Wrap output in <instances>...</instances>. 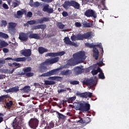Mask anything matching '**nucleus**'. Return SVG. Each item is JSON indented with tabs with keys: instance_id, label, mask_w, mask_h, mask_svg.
<instances>
[{
	"instance_id": "obj_18",
	"label": "nucleus",
	"mask_w": 129,
	"mask_h": 129,
	"mask_svg": "<svg viewBox=\"0 0 129 129\" xmlns=\"http://www.w3.org/2000/svg\"><path fill=\"white\" fill-rule=\"evenodd\" d=\"M74 71L76 75H79L84 73V69H82L80 67H77L74 69Z\"/></svg>"
},
{
	"instance_id": "obj_29",
	"label": "nucleus",
	"mask_w": 129,
	"mask_h": 129,
	"mask_svg": "<svg viewBox=\"0 0 129 129\" xmlns=\"http://www.w3.org/2000/svg\"><path fill=\"white\" fill-rule=\"evenodd\" d=\"M61 78V77H50L48 78V80H56L57 81H60Z\"/></svg>"
},
{
	"instance_id": "obj_21",
	"label": "nucleus",
	"mask_w": 129,
	"mask_h": 129,
	"mask_svg": "<svg viewBox=\"0 0 129 129\" xmlns=\"http://www.w3.org/2000/svg\"><path fill=\"white\" fill-rule=\"evenodd\" d=\"M93 53V57L95 58V60H98V57H99V52L96 47H94Z\"/></svg>"
},
{
	"instance_id": "obj_46",
	"label": "nucleus",
	"mask_w": 129,
	"mask_h": 129,
	"mask_svg": "<svg viewBox=\"0 0 129 129\" xmlns=\"http://www.w3.org/2000/svg\"><path fill=\"white\" fill-rule=\"evenodd\" d=\"M14 67H15V69H17L18 68H20L21 67V64L17 63V62H14Z\"/></svg>"
},
{
	"instance_id": "obj_31",
	"label": "nucleus",
	"mask_w": 129,
	"mask_h": 129,
	"mask_svg": "<svg viewBox=\"0 0 129 129\" xmlns=\"http://www.w3.org/2000/svg\"><path fill=\"white\" fill-rule=\"evenodd\" d=\"M84 34H81L80 33H79L77 35V40L81 41L82 40H84Z\"/></svg>"
},
{
	"instance_id": "obj_47",
	"label": "nucleus",
	"mask_w": 129,
	"mask_h": 129,
	"mask_svg": "<svg viewBox=\"0 0 129 129\" xmlns=\"http://www.w3.org/2000/svg\"><path fill=\"white\" fill-rule=\"evenodd\" d=\"M27 23L28 24H29V25H35V24H36V21L30 20V21H27Z\"/></svg>"
},
{
	"instance_id": "obj_13",
	"label": "nucleus",
	"mask_w": 129,
	"mask_h": 129,
	"mask_svg": "<svg viewBox=\"0 0 129 129\" xmlns=\"http://www.w3.org/2000/svg\"><path fill=\"white\" fill-rule=\"evenodd\" d=\"M95 83V81L94 80L92 79H87V80H85L83 82V84L87 85V86H94Z\"/></svg>"
},
{
	"instance_id": "obj_32",
	"label": "nucleus",
	"mask_w": 129,
	"mask_h": 129,
	"mask_svg": "<svg viewBox=\"0 0 129 129\" xmlns=\"http://www.w3.org/2000/svg\"><path fill=\"white\" fill-rule=\"evenodd\" d=\"M54 125L55 124H54V122H53V121H51L50 122H49V125H47L45 127V129L53 128Z\"/></svg>"
},
{
	"instance_id": "obj_36",
	"label": "nucleus",
	"mask_w": 129,
	"mask_h": 129,
	"mask_svg": "<svg viewBox=\"0 0 129 129\" xmlns=\"http://www.w3.org/2000/svg\"><path fill=\"white\" fill-rule=\"evenodd\" d=\"M0 37L4 39H8L9 38V35L4 32H0Z\"/></svg>"
},
{
	"instance_id": "obj_50",
	"label": "nucleus",
	"mask_w": 129,
	"mask_h": 129,
	"mask_svg": "<svg viewBox=\"0 0 129 129\" xmlns=\"http://www.w3.org/2000/svg\"><path fill=\"white\" fill-rule=\"evenodd\" d=\"M62 16L64 17V18H66L67 17H68L69 15L68 14V12L66 11H63L62 13Z\"/></svg>"
},
{
	"instance_id": "obj_11",
	"label": "nucleus",
	"mask_w": 129,
	"mask_h": 129,
	"mask_svg": "<svg viewBox=\"0 0 129 129\" xmlns=\"http://www.w3.org/2000/svg\"><path fill=\"white\" fill-rule=\"evenodd\" d=\"M29 33H25L24 32H21L19 34V39L20 41H23V42H27L29 38Z\"/></svg>"
},
{
	"instance_id": "obj_54",
	"label": "nucleus",
	"mask_w": 129,
	"mask_h": 129,
	"mask_svg": "<svg viewBox=\"0 0 129 129\" xmlns=\"http://www.w3.org/2000/svg\"><path fill=\"white\" fill-rule=\"evenodd\" d=\"M71 39L72 41H76V40H77V35L72 36L71 37Z\"/></svg>"
},
{
	"instance_id": "obj_35",
	"label": "nucleus",
	"mask_w": 129,
	"mask_h": 129,
	"mask_svg": "<svg viewBox=\"0 0 129 129\" xmlns=\"http://www.w3.org/2000/svg\"><path fill=\"white\" fill-rule=\"evenodd\" d=\"M71 90V89L70 88H65L63 89H58L57 90L58 93H61V92H65L67 91Z\"/></svg>"
},
{
	"instance_id": "obj_43",
	"label": "nucleus",
	"mask_w": 129,
	"mask_h": 129,
	"mask_svg": "<svg viewBox=\"0 0 129 129\" xmlns=\"http://www.w3.org/2000/svg\"><path fill=\"white\" fill-rule=\"evenodd\" d=\"M8 25V23L6 20H2L1 21V27H6Z\"/></svg>"
},
{
	"instance_id": "obj_20",
	"label": "nucleus",
	"mask_w": 129,
	"mask_h": 129,
	"mask_svg": "<svg viewBox=\"0 0 129 129\" xmlns=\"http://www.w3.org/2000/svg\"><path fill=\"white\" fill-rule=\"evenodd\" d=\"M23 71L24 72L22 73H18L17 75L24 76L26 75V73H29V72H31L32 71V68L31 67H27L26 68H24L23 69Z\"/></svg>"
},
{
	"instance_id": "obj_64",
	"label": "nucleus",
	"mask_w": 129,
	"mask_h": 129,
	"mask_svg": "<svg viewBox=\"0 0 129 129\" xmlns=\"http://www.w3.org/2000/svg\"><path fill=\"white\" fill-rule=\"evenodd\" d=\"M22 13H23V15H27V11H26V10H22Z\"/></svg>"
},
{
	"instance_id": "obj_63",
	"label": "nucleus",
	"mask_w": 129,
	"mask_h": 129,
	"mask_svg": "<svg viewBox=\"0 0 129 129\" xmlns=\"http://www.w3.org/2000/svg\"><path fill=\"white\" fill-rule=\"evenodd\" d=\"M0 64H6V60H0Z\"/></svg>"
},
{
	"instance_id": "obj_5",
	"label": "nucleus",
	"mask_w": 129,
	"mask_h": 129,
	"mask_svg": "<svg viewBox=\"0 0 129 129\" xmlns=\"http://www.w3.org/2000/svg\"><path fill=\"white\" fill-rule=\"evenodd\" d=\"M29 124L31 128H36L39 125V120L37 118H32L29 121Z\"/></svg>"
},
{
	"instance_id": "obj_6",
	"label": "nucleus",
	"mask_w": 129,
	"mask_h": 129,
	"mask_svg": "<svg viewBox=\"0 0 129 129\" xmlns=\"http://www.w3.org/2000/svg\"><path fill=\"white\" fill-rule=\"evenodd\" d=\"M73 57L76 60H85V52L80 51L73 54Z\"/></svg>"
},
{
	"instance_id": "obj_38",
	"label": "nucleus",
	"mask_w": 129,
	"mask_h": 129,
	"mask_svg": "<svg viewBox=\"0 0 129 129\" xmlns=\"http://www.w3.org/2000/svg\"><path fill=\"white\" fill-rule=\"evenodd\" d=\"M30 7H35V8H38L40 6V3L38 2H35L34 3H31L30 4Z\"/></svg>"
},
{
	"instance_id": "obj_12",
	"label": "nucleus",
	"mask_w": 129,
	"mask_h": 129,
	"mask_svg": "<svg viewBox=\"0 0 129 129\" xmlns=\"http://www.w3.org/2000/svg\"><path fill=\"white\" fill-rule=\"evenodd\" d=\"M28 34L29 39H35V40H40L41 39V36H39L38 34L33 33V31L28 32Z\"/></svg>"
},
{
	"instance_id": "obj_27",
	"label": "nucleus",
	"mask_w": 129,
	"mask_h": 129,
	"mask_svg": "<svg viewBox=\"0 0 129 129\" xmlns=\"http://www.w3.org/2000/svg\"><path fill=\"white\" fill-rule=\"evenodd\" d=\"M30 86H25L23 88L20 89L21 91H23L25 93H28L31 90Z\"/></svg>"
},
{
	"instance_id": "obj_25",
	"label": "nucleus",
	"mask_w": 129,
	"mask_h": 129,
	"mask_svg": "<svg viewBox=\"0 0 129 129\" xmlns=\"http://www.w3.org/2000/svg\"><path fill=\"white\" fill-rule=\"evenodd\" d=\"M8 46H9V43H8V42H6L5 40L0 39V49L5 48Z\"/></svg>"
},
{
	"instance_id": "obj_33",
	"label": "nucleus",
	"mask_w": 129,
	"mask_h": 129,
	"mask_svg": "<svg viewBox=\"0 0 129 129\" xmlns=\"http://www.w3.org/2000/svg\"><path fill=\"white\" fill-rule=\"evenodd\" d=\"M83 26L84 28H90L91 27H92V26H93V24L92 23L84 22L83 23Z\"/></svg>"
},
{
	"instance_id": "obj_2",
	"label": "nucleus",
	"mask_w": 129,
	"mask_h": 129,
	"mask_svg": "<svg viewBox=\"0 0 129 129\" xmlns=\"http://www.w3.org/2000/svg\"><path fill=\"white\" fill-rule=\"evenodd\" d=\"M62 7L65 9V10H68L70 7H73L74 9L79 10V8H80V4H79L78 2H76L75 1H66L62 4Z\"/></svg>"
},
{
	"instance_id": "obj_14",
	"label": "nucleus",
	"mask_w": 129,
	"mask_h": 129,
	"mask_svg": "<svg viewBox=\"0 0 129 129\" xmlns=\"http://www.w3.org/2000/svg\"><path fill=\"white\" fill-rule=\"evenodd\" d=\"M21 53L25 57H30L32 55V50L30 49L22 50Z\"/></svg>"
},
{
	"instance_id": "obj_60",
	"label": "nucleus",
	"mask_w": 129,
	"mask_h": 129,
	"mask_svg": "<svg viewBox=\"0 0 129 129\" xmlns=\"http://www.w3.org/2000/svg\"><path fill=\"white\" fill-rule=\"evenodd\" d=\"M3 51L4 53H9V49L7 48H4Z\"/></svg>"
},
{
	"instance_id": "obj_56",
	"label": "nucleus",
	"mask_w": 129,
	"mask_h": 129,
	"mask_svg": "<svg viewBox=\"0 0 129 129\" xmlns=\"http://www.w3.org/2000/svg\"><path fill=\"white\" fill-rule=\"evenodd\" d=\"M95 46L98 47V48H100V49H101L102 52L103 53V47L101 44H96Z\"/></svg>"
},
{
	"instance_id": "obj_44",
	"label": "nucleus",
	"mask_w": 129,
	"mask_h": 129,
	"mask_svg": "<svg viewBox=\"0 0 129 129\" xmlns=\"http://www.w3.org/2000/svg\"><path fill=\"white\" fill-rule=\"evenodd\" d=\"M47 28V25L46 24H40L39 25V29L41 30H45Z\"/></svg>"
},
{
	"instance_id": "obj_39",
	"label": "nucleus",
	"mask_w": 129,
	"mask_h": 129,
	"mask_svg": "<svg viewBox=\"0 0 129 129\" xmlns=\"http://www.w3.org/2000/svg\"><path fill=\"white\" fill-rule=\"evenodd\" d=\"M56 25H57V27H58V28L59 29H64V27H65V25L60 22H58L57 23Z\"/></svg>"
},
{
	"instance_id": "obj_41",
	"label": "nucleus",
	"mask_w": 129,
	"mask_h": 129,
	"mask_svg": "<svg viewBox=\"0 0 129 129\" xmlns=\"http://www.w3.org/2000/svg\"><path fill=\"white\" fill-rule=\"evenodd\" d=\"M9 97L10 96L8 95L0 96V102H2L4 100L9 98Z\"/></svg>"
},
{
	"instance_id": "obj_57",
	"label": "nucleus",
	"mask_w": 129,
	"mask_h": 129,
	"mask_svg": "<svg viewBox=\"0 0 129 129\" xmlns=\"http://www.w3.org/2000/svg\"><path fill=\"white\" fill-rule=\"evenodd\" d=\"M75 26H76V27H77L78 28L80 27H82V24H81V23H80V22H76Z\"/></svg>"
},
{
	"instance_id": "obj_30",
	"label": "nucleus",
	"mask_w": 129,
	"mask_h": 129,
	"mask_svg": "<svg viewBox=\"0 0 129 129\" xmlns=\"http://www.w3.org/2000/svg\"><path fill=\"white\" fill-rule=\"evenodd\" d=\"M44 84L45 85H54V84H56V82L53 81L45 80Z\"/></svg>"
},
{
	"instance_id": "obj_53",
	"label": "nucleus",
	"mask_w": 129,
	"mask_h": 129,
	"mask_svg": "<svg viewBox=\"0 0 129 129\" xmlns=\"http://www.w3.org/2000/svg\"><path fill=\"white\" fill-rule=\"evenodd\" d=\"M27 77H32V76H34V73H27L26 74Z\"/></svg>"
},
{
	"instance_id": "obj_9",
	"label": "nucleus",
	"mask_w": 129,
	"mask_h": 129,
	"mask_svg": "<svg viewBox=\"0 0 129 129\" xmlns=\"http://www.w3.org/2000/svg\"><path fill=\"white\" fill-rule=\"evenodd\" d=\"M65 54V51H60L58 52H49L45 54L46 57H57V56H63Z\"/></svg>"
},
{
	"instance_id": "obj_23",
	"label": "nucleus",
	"mask_w": 129,
	"mask_h": 129,
	"mask_svg": "<svg viewBox=\"0 0 129 129\" xmlns=\"http://www.w3.org/2000/svg\"><path fill=\"white\" fill-rule=\"evenodd\" d=\"M19 90V87L17 86L13 88H10V89L6 90L5 92H6V93H10V92H18Z\"/></svg>"
},
{
	"instance_id": "obj_34",
	"label": "nucleus",
	"mask_w": 129,
	"mask_h": 129,
	"mask_svg": "<svg viewBox=\"0 0 129 129\" xmlns=\"http://www.w3.org/2000/svg\"><path fill=\"white\" fill-rule=\"evenodd\" d=\"M22 15H23V12L19 10L17 11V14H15L14 17L17 19H19V17H21V16H22Z\"/></svg>"
},
{
	"instance_id": "obj_22",
	"label": "nucleus",
	"mask_w": 129,
	"mask_h": 129,
	"mask_svg": "<svg viewBox=\"0 0 129 129\" xmlns=\"http://www.w3.org/2000/svg\"><path fill=\"white\" fill-rule=\"evenodd\" d=\"M60 74L63 76H70L72 74V71L68 69L67 70H64L60 72Z\"/></svg>"
},
{
	"instance_id": "obj_7",
	"label": "nucleus",
	"mask_w": 129,
	"mask_h": 129,
	"mask_svg": "<svg viewBox=\"0 0 129 129\" xmlns=\"http://www.w3.org/2000/svg\"><path fill=\"white\" fill-rule=\"evenodd\" d=\"M76 95L77 96H79L82 98H87V97H89V98H91V97H92V93L89 92L80 93L78 91L76 93Z\"/></svg>"
},
{
	"instance_id": "obj_42",
	"label": "nucleus",
	"mask_w": 129,
	"mask_h": 129,
	"mask_svg": "<svg viewBox=\"0 0 129 129\" xmlns=\"http://www.w3.org/2000/svg\"><path fill=\"white\" fill-rule=\"evenodd\" d=\"M70 83L72 85H77V84H79V81H70Z\"/></svg>"
},
{
	"instance_id": "obj_15",
	"label": "nucleus",
	"mask_w": 129,
	"mask_h": 129,
	"mask_svg": "<svg viewBox=\"0 0 129 129\" xmlns=\"http://www.w3.org/2000/svg\"><path fill=\"white\" fill-rule=\"evenodd\" d=\"M49 4L45 5L42 9L43 12H47L48 14H53L54 10L53 8H49Z\"/></svg>"
},
{
	"instance_id": "obj_45",
	"label": "nucleus",
	"mask_w": 129,
	"mask_h": 129,
	"mask_svg": "<svg viewBox=\"0 0 129 129\" xmlns=\"http://www.w3.org/2000/svg\"><path fill=\"white\" fill-rule=\"evenodd\" d=\"M99 78L100 79H105V77L104 76V74L103 73H100L98 75Z\"/></svg>"
},
{
	"instance_id": "obj_1",
	"label": "nucleus",
	"mask_w": 129,
	"mask_h": 129,
	"mask_svg": "<svg viewBox=\"0 0 129 129\" xmlns=\"http://www.w3.org/2000/svg\"><path fill=\"white\" fill-rule=\"evenodd\" d=\"M59 57H56L53 58H47L44 62L41 63L39 66V71L43 73L44 72H46V70L48 69L47 68V66H50V65H52L54 63H57L58 61L59 60Z\"/></svg>"
},
{
	"instance_id": "obj_55",
	"label": "nucleus",
	"mask_w": 129,
	"mask_h": 129,
	"mask_svg": "<svg viewBox=\"0 0 129 129\" xmlns=\"http://www.w3.org/2000/svg\"><path fill=\"white\" fill-rule=\"evenodd\" d=\"M32 30H40V25L33 26L32 27Z\"/></svg>"
},
{
	"instance_id": "obj_40",
	"label": "nucleus",
	"mask_w": 129,
	"mask_h": 129,
	"mask_svg": "<svg viewBox=\"0 0 129 129\" xmlns=\"http://www.w3.org/2000/svg\"><path fill=\"white\" fill-rule=\"evenodd\" d=\"M85 45L86 46H87V47H88L89 48H93V49H94V48H95V47H97L95 46V45H93V43H85Z\"/></svg>"
},
{
	"instance_id": "obj_16",
	"label": "nucleus",
	"mask_w": 129,
	"mask_h": 129,
	"mask_svg": "<svg viewBox=\"0 0 129 129\" xmlns=\"http://www.w3.org/2000/svg\"><path fill=\"white\" fill-rule=\"evenodd\" d=\"M5 60H12L13 61H15L16 62H25L26 61V57H17L13 58L12 57H7Z\"/></svg>"
},
{
	"instance_id": "obj_62",
	"label": "nucleus",
	"mask_w": 129,
	"mask_h": 129,
	"mask_svg": "<svg viewBox=\"0 0 129 129\" xmlns=\"http://www.w3.org/2000/svg\"><path fill=\"white\" fill-rule=\"evenodd\" d=\"M13 6L14 8H17V7L19 6V4L15 2L13 3Z\"/></svg>"
},
{
	"instance_id": "obj_8",
	"label": "nucleus",
	"mask_w": 129,
	"mask_h": 129,
	"mask_svg": "<svg viewBox=\"0 0 129 129\" xmlns=\"http://www.w3.org/2000/svg\"><path fill=\"white\" fill-rule=\"evenodd\" d=\"M8 25V31L9 33H10V34H15V33H16L17 23L14 22H9Z\"/></svg>"
},
{
	"instance_id": "obj_28",
	"label": "nucleus",
	"mask_w": 129,
	"mask_h": 129,
	"mask_svg": "<svg viewBox=\"0 0 129 129\" xmlns=\"http://www.w3.org/2000/svg\"><path fill=\"white\" fill-rule=\"evenodd\" d=\"M56 114H57V117L59 119H66V116L63 115V114L57 111Z\"/></svg>"
},
{
	"instance_id": "obj_37",
	"label": "nucleus",
	"mask_w": 129,
	"mask_h": 129,
	"mask_svg": "<svg viewBox=\"0 0 129 129\" xmlns=\"http://www.w3.org/2000/svg\"><path fill=\"white\" fill-rule=\"evenodd\" d=\"M13 104L14 103L13 102V101H9V102L6 103V106L8 108H12V106H13Z\"/></svg>"
},
{
	"instance_id": "obj_48",
	"label": "nucleus",
	"mask_w": 129,
	"mask_h": 129,
	"mask_svg": "<svg viewBox=\"0 0 129 129\" xmlns=\"http://www.w3.org/2000/svg\"><path fill=\"white\" fill-rule=\"evenodd\" d=\"M75 99H76V96H74V97H69L68 99V101H74V100H75Z\"/></svg>"
},
{
	"instance_id": "obj_58",
	"label": "nucleus",
	"mask_w": 129,
	"mask_h": 129,
	"mask_svg": "<svg viewBox=\"0 0 129 129\" xmlns=\"http://www.w3.org/2000/svg\"><path fill=\"white\" fill-rule=\"evenodd\" d=\"M3 7L4 9H5V10H9V6L6 3H4L3 5Z\"/></svg>"
},
{
	"instance_id": "obj_10",
	"label": "nucleus",
	"mask_w": 129,
	"mask_h": 129,
	"mask_svg": "<svg viewBox=\"0 0 129 129\" xmlns=\"http://www.w3.org/2000/svg\"><path fill=\"white\" fill-rule=\"evenodd\" d=\"M57 71H58V69L52 70L47 73L42 74L41 76L42 77H49L52 75H56L57 74Z\"/></svg>"
},
{
	"instance_id": "obj_26",
	"label": "nucleus",
	"mask_w": 129,
	"mask_h": 129,
	"mask_svg": "<svg viewBox=\"0 0 129 129\" xmlns=\"http://www.w3.org/2000/svg\"><path fill=\"white\" fill-rule=\"evenodd\" d=\"M38 52L39 54H44V53L48 52V49L42 46H40L38 47Z\"/></svg>"
},
{
	"instance_id": "obj_52",
	"label": "nucleus",
	"mask_w": 129,
	"mask_h": 129,
	"mask_svg": "<svg viewBox=\"0 0 129 129\" xmlns=\"http://www.w3.org/2000/svg\"><path fill=\"white\" fill-rule=\"evenodd\" d=\"M91 73H92V75H93V76L96 75L97 74V73H98V71H97L96 70L93 69Z\"/></svg>"
},
{
	"instance_id": "obj_4",
	"label": "nucleus",
	"mask_w": 129,
	"mask_h": 129,
	"mask_svg": "<svg viewBox=\"0 0 129 129\" xmlns=\"http://www.w3.org/2000/svg\"><path fill=\"white\" fill-rule=\"evenodd\" d=\"M84 16L87 17V18H94V19H96L97 18V14L96 12L91 9H88L86 10L84 13Z\"/></svg>"
},
{
	"instance_id": "obj_51",
	"label": "nucleus",
	"mask_w": 129,
	"mask_h": 129,
	"mask_svg": "<svg viewBox=\"0 0 129 129\" xmlns=\"http://www.w3.org/2000/svg\"><path fill=\"white\" fill-rule=\"evenodd\" d=\"M32 16H33V13H32L31 12H28L27 13V14L26 15V17H27V18H32Z\"/></svg>"
},
{
	"instance_id": "obj_61",
	"label": "nucleus",
	"mask_w": 129,
	"mask_h": 129,
	"mask_svg": "<svg viewBox=\"0 0 129 129\" xmlns=\"http://www.w3.org/2000/svg\"><path fill=\"white\" fill-rule=\"evenodd\" d=\"M103 64V62L102 61H100L97 63V65H98L99 66H102Z\"/></svg>"
},
{
	"instance_id": "obj_17",
	"label": "nucleus",
	"mask_w": 129,
	"mask_h": 129,
	"mask_svg": "<svg viewBox=\"0 0 129 129\" xmlns=\"http://www.w3.org/2000/svg\"><path fill=\"white\" fill-rule=\"evenodd\" d=\"M63 40H64V42L65 43V44H66L67 45H71L72 46H74L75 47H77V44L75 43V42H74L71 41V40H70V38H69V37H64Z\"/></svg>"
},
{
	"instance_id": "obj_19",
	"label": "nucleus",
	"mask_w": 129,
	"mask_h": 129,
	"mask_svg": "<svg viewBox=\"0 0 129 129\" xmlns=\"http://www.w3.org/2000/svg\"><path fill=\"white\" fill-rule=\"evenodd\" d=\"M94 36V35H93V32H92V31H89L84 34V38L86 39L91 40Z\"/></svg>"
},
{
	"instance_id": "obj_49",
	"label": "nucleus",
	"mask_w": 129,
	"mask_h": 129,
	"mask_svg": "<svg viewBox=\"0 0 129 129\" xmlns=\"http://www.w3.org/2000/svg\"><path fill=\"white\" fill-rule=\"evenodd\" d=\"M68 65L69 66H74L75 64H74V62H73V60H70L68 62Z\"/></svg>"
},
{
	"instance_id": "obj_59",
	"label": "nucleus",
	"mask_w": 129,
	"mask_h": 129,
	"mask_svg": "<svg viewBox=\"0 0 129 129\" xmlns=\"http://www.w3.org/2000/svg\"><path fill=\"white\" fill-rule=\"evenodd\" d=\"M90 68H88L86 69H84V73L85 72V73H88V72H90Z\"/></svg>"
},
{
	"instance_id": "obj_24",
	"label": "nucleus",
	"mask_w": 129,
	"mask_h": 129,
	"mask_svg": "<svg viewBox=\"0 0 129 129\" xmlns=\"http://www.w3.org/2000/svg\"><path fill=\"white\" fill-rule=\"evenodd\" d=\"M51 18L49 17H43L41 19H38V21L39 24H44L47 22H50Z\"/></svg>"
},
{
	"instance_id": "obj_3",
	"label": "nucleus",
	"mask_w": 129,
	"mask_h": 129,
	"mask_svg": "<svg viewBox=\"0 0 129 129\" xmlns=\"http://www.w3.org/2000/svg\"><path fill=\"white\" fill-rule=\"evenodd\" d=\"M90 110V104L82 101L79 104V110L82 112H87Z\"/></svg>"
}]
</instances>
